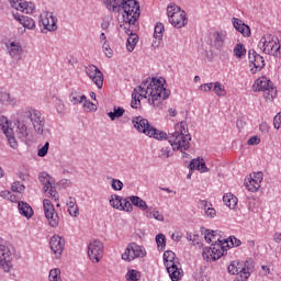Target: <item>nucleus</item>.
<instances>
[{
    "instance_id": "obj_1",
    "label": "nucleus",
    "mask_w": 281,
    "mask_h": 281,
    "mask_svg": "<svg viewBox=\"0 0 281 281\" xmlns=\"http://www.w3.org/2000/svg\"><path fill=\"white\" fill-rule=\"evenodd\" d=\"M104 5L110 12L120 14V30L127 34L126 49L133 52L139 43V36L131 32V25L139 19V3L135 0H104Z\"/></svg>"
},
{
    "instance_id": "obj_2",
    "label": "nucleus",
    "mask_w": 281,
    "mask_h": 281,
    "mask_svg": "<svg viewBox=\"0 0 281 281\" xmlns=\"http://www.w3.org/2000/svg\"><path fill=\"white\" fill-rule=\"evenodd\" d=\"M142 98L148 100V104L155 109H159L164 104V100L170 98V90L166 89V79L148 78L132 92V109H138L142 104Z\"/></svg>"
},
{
    "instance_id": "obj_3",
    "label": "nucleus",
    "mask_w": 281,
    "mask_h": 281,
    "mask_svg": "<svg viewBox=\"0 0 281 281\" xmlns=\"http://www.w3.org/2000/svg\"><path fill=\"white\" fill-rule=\"evenodd\" d=\"M168 139L172 150L186 154V150L190 148V131H188V123L180 122L173 126V132L165 138Z\"/></svg>"
},
{
    "instance_id": "obj_4",
    "label": "nucleus",
    "mask_w": 281,
    "mask_h": 281,
    "mask_svg": "<svg viewBox=\"0 0 281 281\" xmlns=\"http://www.w3.org/2000/svg\"><path fill=\"white\" fill-rule=\"evenodd\" d=\"M132 124L138 133H143L144 135H147V137H153L154 139H158L160 142L168 137L166 132L153 127V125L148 123V120L144 119L143 116L132 117Z\"/></svg>"
},
{
    "instance_id": "obj_5",
    "label": "nucleus",
    "mask_w": 281,
    "mask_h": 281,
    "mask_svg": "<svg viewBox=\"0 0 281 281\" xmlns=\"http://www.w3.org/2000/svg\"><path fill=\"white\" fill-rule=\"evenodd\" d=\"M258 48L269 56H276V58L281 57L280 40L271 34H266L260 38Z\"/></svg>"
},
{
    "instance_id": "obj_6",
    "label": "nucleus",
    "mask_w": 281,
    "mask_h": 281,
    "mask_svg": "<svg viewBox=\"0 0 281 281\" xmlns=\"http://www.w3.org/2000/svg\"><path fill=\"white\" fill-rule=\"evenodd\" d=\"M167 16L169 23L177 30L188 25V14L177 4H169L167 7Z\"/></svg>"
},
{
    "instance_id": "obj_7",
    "label": "nucleus",
    "mask_w": 281,
    "mask_h": 281,
    "mask_svg": "<svg viewBox=\"0 0 281 281\" xmlns=\"http://www.w3.org/2000/svg\"><path fill=\"white\" fill-rule=\"evenodd\" d=\"M252 91L258 93V91H263V97L267 100H273L278 95V89L273 87V82L267 79V77H260L255 80L252 85Z\"/></svg>"
},
{
    "instance_id": "obj_8",
    "label": "nucleus",
    "mask_w": 281,
    "mask_h": 281,
    "mask_svg": "<svg viewBox=\"0 0 281 281\" xmlns=\"http://www.w3.org/2000/svg\"><path fill=\"white\" fill-rule=\"evenodd\" d=\"M38 25L42 34H47V32H56V30H58V18L52 11H43L40 14Z\"/></svg>"
},
{
    "instance_id": "obj_9",
    "label": "nucleus",
    "mask_w": 281,
    "mask_h": 281,
    "mask_svg": "<svg viewBox=\"0 0 281 281\" xmlns=\"http://www.w3.org/2000/svg\"><path fill=\"white\" fill-rule=\"evenodd\" d=\"M146 254L144 246L131 243L122 254V260H124V262H133V260H137V258H146Z\"/></svg>"
},
{
    "instance_id": "obj_10",
    "label": "nucleus",
    "mask_w": 281,
    "mask_h": 281,
    "mask_svg": "<svg viewBox=\"0 0 281 281\" xmlns=\"http://www.w3.org/2000/svg\"><path fill=\"white\" fill-rule=\"evenodd\" d=\"M27 117H30L36 135H45V133H47V130H45V116H43V113H41V111L30 109L27 111Z\"/></svg>"
},
{
    "instance_id": "obj_11",
    "label": "nucleus",
    "mask_w": 281,
    "mask_h": 281,
    "mask_svg": "<svg viewBox=\"0 0 281 281\" xmlns=\"http://www.w3.org/2000/svg\"><path fill=\"white\" fill-rule=\"evenodd\" d=\"M43 210L48 225L50 227H58L60 223V217L58 216V213L56 212L54 204H52V201H49L48 199H44Z\"/></svg>"
},
{
    "instance_id": "obj_12",
    "label": "nucleus",
    "mask_w": 281,
    "mask_h": 281,
    "mask_svg": "<svg viewBox=\"0 0 281 281\" xmlns=\"http://www.w3.org/2000/svg\"><path fill=\"white\" fill-rule=\"evenodd\" d=\"M104 256V244L100 240H92L88 245V257L93 262V265H98L100 260H102Z\"/></svg>"
},
{
    "instance_id": "obj_13",
    "label": "nucleus",
    "mask_w": 281,
    "mask_h": 281,
    "mask_svg": "<svg viewBox=\"0 0 281 281\" xmlns=\"http://www.w3.org/2000/svg\"><path fill=\"white\" fill-rule=\"evenodd\" d=\"M12 250L10 246L0 244V268L5 272L10 273L12 271Z\"/></svg>"
},
{
    "instance_id": "obj_14",
    "label": "nucleus",
    "mask_w": 281,
    "mask_h": 281,
    "mask_svg": "<svg viewBox=\"0 0 281 281\" xmlns=\"http://www.w3.org/2000/svg\"><path fill=\"white\" fill-rule=\"evenodd\" d=\"M0 126L9 142V146L16 150V148H19V143L16 142V138H14V130H12V123H10L8 117L0 116Z\"/></svg>"
},
{
    "instance_id": "obj_15",
    "label": "nucleus",
    "mask_w": 281,
    "mask_h": 281,
    "mask_svg": "<svg viewBox=\"0 0 281 281\" xmlns=\"http://www.w3.org/2000/svg\"><path fill=\"white\" fill-rule=\"evenodd\" d=\"M7 53L9 54L12 60L19 63V60H23V54L25 50L23 49V45H21V41L12 40L5 44Z\"/></svg>"
},
{
    "instance_id": "obj_16",
    "label": "nucleus",
    "mask_w": 281,
    "mask_h": 281,
    "mask_svg": "<svg viewBox=\"0 0 281 281\" xmlns=\"http://www.w3.org/2000/svg\"><path fill=\"white\" fill-rule=\"evenodd\" d=\"M38 180L43 183V190L46 196L53 199V201H58V192L56 188L52 184V177L47 172H42Z\"/></svg>"
},
{
    "instance_id": "obj_17",
    "label": "nucleus",
    "mask_w": 281,
    "mask_h": 281,
    "mask_svg": "<svg viewBox=\"0 0 281 281\" xmlns=\"http://www.w3.org/2000/svg\"><path fill=\"white\" fill-rule=\"evenodd\" d=\"M11 8L23 14H34L36 11V4L26 0H8Z\"/></svg>"
},
{
    "instance_id": "obj_18",
    "label": "nucleus",
    "mask_w": 281,
    "mask_h": 281,
    "mask_svg": "<svg viewBox=\"0 0 281 281\" xmlns=\"http://www.w3.org/2000/svg\"><path fill=\"white\" fill-rule=\"evenodd\" d=\"M86 74L98 89H102V87H104V75L95 65L86 67Z\"/></svg>"
},
{
    "instance_id": "obj_19",
    "label": "nucleus",
    "mask_w": 281,
    "mask_h": 281,
    "mask_svg": "<svg viewBox=\"0 0 281 281\" xmlns=\"http://www.w3.org/2000/svg\"><path fill=\"white\" fill-rule=\"evenodd\" d=\"M265 176L262 172H254L246 180L245 186L249 192H258L260 184L262 183Z\"/></svg>"
},
{
    "instance_id": "obj_20",
    "label": "nucleus",
    "mask_w": 281,
    "mask_h": 281,
    "mask_svg": "<svg viewBox=\"0 0 281 281\" xmlns=\"http://www.w3.org/2000/svg\"><path fill=\"white\" fill-rule=\"evenodd\" d=\"M249 68L251 74H258V71H262L265 69V57L254 52L249 53Z\"/></svg>"
},
{
    "instance_id": "obj_21",
    "label": "nucleus",
    "mask_w": 281,
    "mask_h": 281,
    "mask_svg": "<svg viewBox=\"0 0 281 281\" xmlns=\"http://www.w3.org/2000/svg\"><path fill=\"white\" fill-rule=\"evenodd\" d=\"M16 134L23 142H32L34 139V134L32 130L27 127V123L24 121L18 122Z\"/></svg>"
},
{
    "instance_id": "obj_22",
    "label": "nucleus",
    "mask_w": 281,
    "mask_h": 281,
    "mask_svg": "<svg viewBox=\"0 0 281 281\" xmlns=\"http://www.w3.org/2000/svg\"><path fill=\"white\" fill-rule=\"evenodd\" d=\"M227 41V32L225 31H215L211 33V45L215 49H222Z\"/></svg>"
},
{
    "instance_id": "obj_23",
    "label": "nucleus",
    "mask_w": 281,
    "mask_h": 281,
    "mask_svg": "<svg viewBox=\"0 0 281 281\" xmlns=\"http://www.w3.org/2000/svg\"><path fill=\"white\" fill-rule=\"evenodd\" d=\"M50 249L56 258L63 256V250L65 249V239L63 237L55 235L49 240Z\"/></svg>"
},
{
    "instance_id": "obj_24",
    "label": "nucleus",
    "mask_w": 281,
    "mask_h": 281,
    "mask_svg": "<svg viewBox=\"0 0 281 281\" xmlns=\"http://www.w3.org/2000/svg\"><path fill=\"white\" fill-rule=\"evenodd\" d=\"M204 239L206 240V243H210L211 245H223V243H228L227 239L221 236V233L211 229H206L204 232Z\"/></svg>"
},
{
    "instance_id": "obj_25",
    "label": "nucleus",
    "mask_w": 281,
    "mask_h": 281,
    "mask_svg": "<svg viewBox=\"0 0 281 281\" xmlns=\"http://www.w3.org/2000/svg\"><path fill=\"white\" fill-rule=\"evenodd\" d=\"M166 269L171 281H179L183 278V268H181V263L167 266Z\"/></svg>"
},
{
    "instance_id": "obj_26",
    "label": "nucleus",
    "mask_w": 281,
    "mask_h": 281,
    "mask_svg": "<svg viewBox=\"0 0 281 281\" xmlns=\"http://www.w3.org/2000/svg\"><path fill=\"white\" fill-rule=\"evenodd\" d=\"M227 247H229V241H223V244H213L211 245V249L213 250V262L220 260L225 256V251H227Z\"/></svg>"
},
{
    "instance_id": "obj_27",
    "label": "nucleus",
    "mask_w": 281,
    "mask_h": 281,
    "mask_svg": "<svg viewBox=\"0 0 281 281\" xmlns=\"http://www.w3.org/2000/svg\"><path fill=\"white\" fill-rule=\"evenodd\" d=\"M233 27L239 32L243 36L249 37L251 36V29L249 25L245 24L243 20L238 18H233L232 19Z\"/></svg>"
},
{
    "instance_id": "obj_28",
    "label": "nucleus",
    "mask_w": 281,
    "mask_h": 281,
    "mask_svg": "<svg viewBox=\"0 0 281 281\" xmlns=\"http://www.w3.org/2000/svg\"><path fill=\"white\" fill-rule=\"evenodd\" d=\"M18 210L21 216L25 218H32V216H34V210H32V206L27 204V202H18Z\"/></svg>"
},
{
    "instance_id": "obj_29",
    "label": "nucleus",
    "mask_w": 281,
    "mask_h": 281,
    "mask_svg": "<svg viewBox=\"0 0 281 281\" xmlns=\"http://www.w3.org/2000/svg\"><path fill=\"white\" fill-rule=\"evenodd\" d=\"M190 170H198L199 172H207V166L205 165V160L203 158L192 159L189 165Z\"/></svg>"
},
{
    "instance_id": "obj_30",
    "label": "nucleus",
    "mask_w": 281,
    "mask_h": 281,
    "mask_svg": "<svg viewBox=\"0 0 281 281\" xmlns=\"http://www.w3.org/2000/svg\"><path fill=\"white\" fill-rule=\"evenodd\" d=\"M144 216L146 218H155V221H158L159 223H164V214L157 210V207L149 206L147 207V211L144 212Z\"/></svg>"
},
{
    "instance_id": "obj_31",
    "label": "nucleus",
    "mask_w": 281,
    "mask_h": 281,
    "mask_svg": "<svg viewBox=\"0 0 281 281\" xmlns=\"http://www.w3.org/2000/svg\"><path fill=\"white\" fill-rule=\"evenodd\" d=\"M165 267H170L172 265H179L177 255L172 250H166L162 255Z\"/></svg>"
},
{
    "instance_id": "obj_32",
    "label": "nucleus",
    "mask_w": 281,
    "mask_h": 281,
    "mask_svg": "<svg viewBox=\"0 0 281 281\" xmlns=\"http://www.w3.org/2000/svg\"><path fill=\"white\" fill-rule=\"evenodd\" d=\"M223 203L226 207H229V210H234V207L238 205V198L232 193H226L223 195Z\"/></svg>"
},
{
    "instance_id": "obj_33",
    "label": "nucleus",
    "mask_w": 281,
    "mask_h": 281,
    "mask_svg": "<svg viewBox=\"0 0 281 281\" xmlns=\"http://www.w3.org/2000/svg\"><path fill=\"white\" fill-rule=\"evenodd\" d=\"M130 201L132 205H135V207H138V210H142V212H146L148 210V204H146V201L142 200V198L137 195H131Z\"/></svg>"
},
{
    "instance_id": "obj_34",
    "label": "nucleus",
    "mask_w": 281,
    "mask_h": 281,
    "mask_svg": "<svg viewBox=\"0 0 281 281\" xmlns=\"http://www.w3.org/2000/svg\"><path fill=\"white\" fill-rule=\"evenodd\" d=\"M126 113V110L122 106L114 105L113 111L108 113V116L112 122H115V120H120Z\"/></svg>"
},
{
    "instance_id": "obj_35",
    "label": "nucleus",
    "mask_w": 281,
    "mask_h": 281,
    "mask_svg": "<svg viewBox=\"0 0 281 281\" xmlns=\"http://www.w3.org/2000/svg\"><path fill=\"white\" fill-rule=\"evenodd\" d=\"M228 273L232 276H243V263L240 261H233L228 266Z\"/></svg>"
},
{
    "instance_id": "obj_36",
    "label": "nucleus",
    "mask_w": 281,
    "mask_h": 281,
    "mask_svg": "<svg viewBox=\"0 0 281 281\" xmlns=\"http://www.w3.org/2000/svg\"><path fill=\"white\" fill-rule=\"evenodd\" d=\"M233 54L235 56V58H245V56H247V48H245L243 43H238L235 45L234 49H233Z\"/></svg>"
},
{
    "instance_id": "obj_37",
    "label": "nucleus",
    "mask_w": 281,
    "mask_h": 281,
    "mask_svg": "<svg viewBox=\"0 0 281 281\" xmlns=\"http://www.w3.org/2000/svg\"><path fill=\"white\" fill-rule=\"evenodd\" d=\"M213 92L217 98H225L227 95V90H225V86L218 81L213 82Z\"/></svg>"
},
{
    "instance_id": "obj_38",
    "label": "nucleus",
    "mask_w": 281,
    "mask_h": 281,
    "mask_svg": "<svg viewBox=\"0 0 281 281\" xmlns=\"http://www.w3.org/2000/svg\"><path fill=\"white\" fill-rule=\"evenodd\" d=\"M52 104H54L55 110L59 115H65V103L58 97L52 98Z\"/></svg>"
},
{
    "instance_id": "obj_39",
    "label": "nucleus",
    "mask_w": 281,
    "mask_h": 281,
    "mask_svg": "<svg viewBox=\"0 0 281 281\" xmlns=\"http://www.w3.org/2000/svg\"><path fill=\"white\" fill-rule=\"evenodd\" d=\"M0 102L4 106H14L16 104V101L10 97V93L8 92H0Z\"/></svg>"
},
{
    "instance_id": "obj_40",
    "label": "nucleus",
    "mask_w": 281,
    "mask_h": 281,
    "mask_svg": "<svg viewBox=\"0 0 281 281\" xmlns=\"http://www.w3.org/2000/svg\"><path fill=\"white\" fill-rule=\"evenodd\" d=\"M241 271L245 278H249L254 271V260L249 259L244 265L241 263Z\"/></svg>"
},
{
    "instance_id": "obj_41",
    "label": "nucleus",
    "mask_w": 281,
    "mask_h": 281,
    "mask_svg": "<svg viewBox=\"0 0 281 281\" xmlns=\"http://www.w3.org/2000/svg\"><path fill=\"white\" fill-rule=\"evenodd\" d=\"M69 100L71 104H82L87 100V95L80 94L78 92H71Z\"/></svg>"
},
{
    "instance_id": "obj_42",
    "label": "nucleus",
    "mask_w": 281,
    "mask_h": 281,
    "mask_svg": "<svg viewBox=\"0 0 281 281\" xmlns=\"http://www.w3.org/2000/svg\"><path fill=\"white\" fill-rule=\"evenodd\" d=\"M139 278H142V273L135 269L128 270L125 274L126 281H139Z\"/></svg>"
},
{
    "instance_id": "obj_43",
    "label": "nucleus",
    "mask_w": 281,
    "mask_h": 281,
    "mask_svg": "<svg viewBox=\"0 0 281 281\" xmlns=\"http://www.w3.org/2000/svg\"><path fill=\"white\" fill-rule=\"evenodd\" d=\"M122 201H123L122 196H120V195H111V198H110V205L114 210L121 211V209H122Z\"/></svg>"
},
{
    "instance_id": "obj_44",
    "label": "nucleus",
    "mask_w": 281,
    "mask_h": 281,
    "mask_svg": "<svg viewBox=\"0 0 281 281\" xmlns=\"http://www.w3.org/2000/svg\"><path fill=\"white\" fill-rule=\"evenodd\" d=\"M202 257H203V260H206V262H213L214 250H212V246L203 248Z\"/></svg>"
},
{
    "instance_id": "obj_45",
    "label": "nucleus",
    "mask_w": 281,
    "mask_h": 281,
    "mask_svg": "<svg viewBox=\"0 0 281 281\" xmlns=\"http://www.w3.org/2000/svg\"><path fill=\"white\" fill-rule=\"evenodd\" d=\"M25 30H36V22L34 19L24 16V20H22L21 24Z\"/></svg>"
},
{
    "instance_id": "obj_46",
    "label": "nucleus",
    "mask_w": 281,
    "mask_h": 281,
    "mask_svg": "<svg viewBox=\"0 0 281 281\" xmlns=\"http://www.w3.org/2000/svg\"><path fill=\"white\" fill-rule=\"evenodd\" d=\"M48 281H63V278L60 277V269L54 268L49 270Z\"/></svg>"
},
{
    "instance_id": "obj_47",
    "label": "nucleus",
    "mask_w": 281,
    "mask_h": 281,
    "mask_svg": "<svg viewBox=\"0 0 281 281\" xmlns=\"http://www.w3.org/2000/svg\"><path fill=\"white\" fill-rule=\"evenodd\" d=\"M156 245L160 251H164L166 249V235L161 233L156 235Z\"/></svg>"
},
{
    "instance_id": "obj_48",
    "label": "nucleus",
    "mask_w": 281,
    "mask_h": 281,
    "mask_svg": "<svg viewBox=\"0 0 281 281\" xmlns=\"http://www.w3.org/2000/svg\"><path fill=\"white\" fill-rule=\"evenodd\" d=\"M82 105H83L85 111H88V113H93V112L98 111V106L93 102L88 100L87 97H86V100H83Z\"/></svg>"
},
{
    "instance_id": "obj_49",
    "label": "nucleus",
    "mask_w": 281,
    "mask_h": 281,
    "mask_svg": "<svg viewBox=\"0 0 281 281\" xmlns=\"http://www.w3.org/2000/svg\"><path fill=\"white\" fill-rule=\"evenodd\" d=\"M120 212H133V204L131 202V198H123Z\"/></svg>"
},
{
    "instance_id": "obj_50",
    "label": "nucleus",
    "mask_w": 281,
    "mask_h": 281,
    "mask_svg": "<svg viewBox=\"0 0 281 281\" xmlns=\"http://www.w3.org/2000/svg\"><path fill=\"white\" fill-rule=\"evenodd\" d=\"M154 38L161 41L164 38V24H157L154 29Z\"/></svg>"
},
{
    "instance_id": "obj_51",
    "label": "nucleus",
    "mask_w": 281,
    "mask_h": 281,
    "mask_svg": "<svg viewBox=\"0 0 281 281\" xmlns=\"http://www.w3.org/2000/svg\"><path fill=\"white\" fill-rule=\"evenodd\" d=\"M159 159H168L169 157H172V151L169 147H161L158 151Z\"/></svg>"
},
{
    "instance_id": "obj_52",
    "label": "nucleus",
    "mask_w": 281,
    "mask_h": 281,
    "mask_svg": "<svg viewBox=\"0 0 281 281\" xmlns=\"http://www.w3.org/2000/svg\"><path fill=\"white\" fill-rule=\"evenodd\" d=\"M11 190L12 192H18V194H21V192L25 190V186H23V183H21L20 181H15L12 183Z\"/></svg>"
},
{
    "instance_id": "obj_53",
    "label": "nucleus",
    "mask_w": 281,
    "mask_h": 281,
    "mask_svg": "<svg viewBox=\"0 0 281 281\" xmlns=\"http://www.w3.org/2000/svg\"><path fill=\"white\" fill-rule=\"evenodd\" d=\"M47 153H49V142H46L41 148H38L37 156L47 157Z\"/></svg>"
},
{
    "instance_id": "obj_54",
    "label": "nucleus",
    "mask_w": 281,
    "mask_h": 281,
    "mask_svg": "<svg viewBox=\"0 0 281 281\" xmlns=\"http://www.w3.org/2000/svg\"><path fill=\"white\" fill-rule=\"evenodd\" d=\"M213 89H214V82L202 83L199 87V91H203L204 93H210V91H213Z\"/></svg>"
},
{
    "instance_id": "obj_55",
    "label": "nucleus",
    "mask_w": 281,
    "mask_h": 281,
    "mask_svg": "<svg viewBox=\"0 0 281 281\" xmlns=\"http://www.w3.org/2000/svg\"><path fill=\"white\" fill-rule=\"evenodd\" d=\"M204 214L207 218H216V209L211 204L205 211Z\"/></svg>"
},
{
    "instance_id": "obj_56",
    "label": "nucleus",
    "mask_w": 281,
    "mask_h": 281,
    "mask_svg": "<svg viewBox=\"0 0 281 281\" xmlns=\"http://www.w3.org/2000/svg\"><path fill=\"white\" fill-rule=\"evenodd\" d=\"M68 214L72 218H77V216H79V214H80V210L78 209V204H76L75 206H68Z\"/></svg>"
},
{
    "instance_id": "obj_57",
    "label": "nucleus",
    "mask_w": 281,
    "mask_h": 281,
    "mask_svg": "<svg viewBox=\"0 0 281 281\" xmlns=\"http://www.w3.org/2000/svg\"><path fill=\"white\" fill-rule=\"evenodd\" d=\"M111 188L112 190L120 191L124 188V183L121 180L112 179Z\"/></svg>"
},
{
    "instance_id": "obj_58",
    "label": "nucleus",
    "mask_w": 281,
    "mask_h": 281,
    "mask_svg": "<svg viewBox=\"0 0 281 281\" xmlns=\"http://www.w3.org/2000/svg\"><path fill=\"white\" fill-rule=\"evenodd\" d=\"M102 49L106 58H113V49H111V46L109 45V43H103Z\"/></svg>"
},
{
    "instance_id": "obj_59",
    "label": "nucleus",
    "mask_w": 281,
    "mask_h": 281,
    "mask_svg": "<svg viewBox=\"0 0 281 281\" xmlns=\"http://www.w3.org/2000/svg\"><path fill=\"white\" fill-rule=\"evenodd\" d=\"M228 241V246L227 247H240V239L236 238V237H229ZM226 247V249H227Z\"/></svg>"
},
{
    "instance_id": "obj_60",
    "label": "nucleus",
    "mask_w": 281,
    "mask_h": 281,
    "mask_svg": "<svg viewBox=\"0 0 281 281\" xmlns=\"http://www.w3.org/2000/svg\"><path fill=\"white\" fill-rule=\"evenodd\" d=\"M248 146H258L260 144V136L255 135L247 140Z\"/></svg>"
},
{
    "instance_id": "obj_61",
    "label": "nucleus",
    "mask_w": 281,
    "mask_h": 281,
    "mask_svg": "<svg viewBox=\"0 0 281 281\" xmlns=\"http://www.w3.org/2000/svg\"><path fill=\"white\" fill-rule=\"evenodd\" d=\"M280 125H281V113H278L274 119H273V126L274 128L280 130Z\"/></svg>"
},
{
    "instance_id": "obj_62",
    "label": "nucleus",
    "mask_w": 281,
    "mask_h": 281,
    "mask_svg": "<svg viewBox=\"0 0 281 281\" xmlns=\"http://www.w3.org/2000/svg\"><path fill=\"white\" fill-rule=\"evenodd\" d=\"M212 203L207 202V200H200V206L205 212L209 207H211Z\"/></svg>"
},
{
    "instance_id": "obj_63",
    "label": "nucleus",
    "mask_w": 281,
    "mask_h": 281,
    "mask_svg": "<svg viewBox=\"0 0 281 281\" xmlns=\"http://www.w3.org/2000/svg\"><path fill=\"white\" fill-rule=\"evenodd\" d=\"M11 193H12V192H10V191H8V190H3V191L0 192V196H1V199H5V201H9Z\"/></svg>"
},
{
    "instance_id": "obj_64",
    "label": "nucleus",
    "mask_w": 281,
    "mask_h": 281,
    "mask_svg": "<svg viewBox=\"0 0 281 281\" xmlns=\"http://www.w3.org/2000/svg\"><path fill=\"white\" fill-rule=\"evenodd\" d=\"M273 240H274V243L281 244V233H276L273 235Z\"/></svg>"
}]
</instances>
